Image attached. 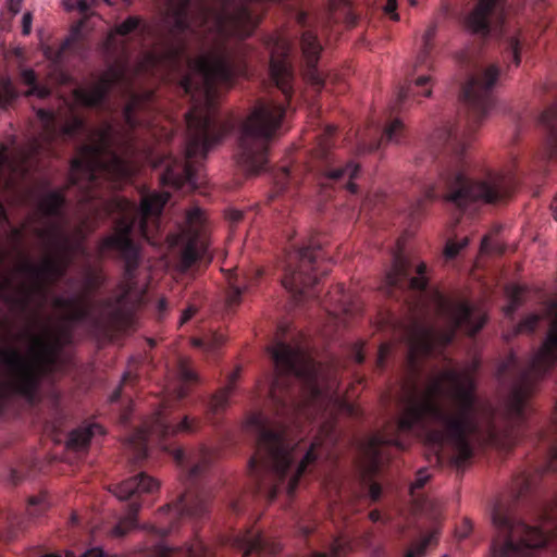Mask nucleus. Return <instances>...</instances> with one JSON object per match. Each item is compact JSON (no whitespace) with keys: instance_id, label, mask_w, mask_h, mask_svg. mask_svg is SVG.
Instances as JSON below:
<instances>
[{"instance_id":"43","label":"nucleus","mask_w":557,"mask_h":557,"mask_svg":"<svg viewBox=\"0 0 557 557\" xmlns=\"http://www.w3.org/2000/svg\"><path fill=\"white\" fill-rule=\"evenodd\" d=\"M403 123L400 120L392 121L384 129L383 140L391 144H399L403 134Z\"/></svg>"},{"instance_id":"14","label":"nucleus","mask_w":557,"mask_h":557,"mask_svg":"<svg viewBox=\"0 0 557 557\" xmlns=\"http://www.w3.org/2000/svg\"><path fill=\"white\" fill-rule=\"evenodd\" d=\"M545 315L553 320L545 342L532 359L531 368L535 374L545 372L557 361V301L549 304L543 314L527 315L517 326L518 333H530Z\"/></svg>"},{"instance_id":"39","label":"nucleus","mask_w":557,"mask_h":557,"mask_svg":"<svg viewBox=\"0 0 557 557\" xmlns=\"http://www.w3.org/2000/svg\"><path fill=\"white\" fill-rule=\"evenodd\" d=\"M138 24H139L138 18H136L134 16L126 18L123 23L117 25L113 32H111L109 34L107 41H106V48L108 50L112 49L113 45H114L113 40H114L115 35H121V36L127 35L131 32H133L138 26Z\"/></svg>"},{"instance_id":"27","label":"nucleus","mask_w":557,"mask_h":557,"mask_svg":"<svg viewBox=\"0 0 557 557\" xmlns=\"http://www.w3.org/2000/svg\"><path fill=\"white\" fill-rule=\"evenodd\" d=\"M235 544L243 549V557H251L263 552L274 555L280 550L278 544L265 542L260 534L250 532L236 537Z\"/></svg>"},{"instance_id":"42","label":"nucleus","mask_w":557,"mask_h":557,"mask_svg":"<svg viewBox=\"0 0 557 557\" xmlns=\"http://www.w3.org/2000/svg\"><path fill=\"white\" fill-rule=\"evenodd\" d=\"M235 392H226V387L221 388L210 400V411L212 413H219L227 408L230 400Z\"/></svg>"},{"instance_id":"1","label":"nucleus","mask_w":557,"mask_h":557,"mask_svg":"<svg viewBox=\"0 0 557 557\" xmlns=\"http://www.w3.org/2000/svg\"><path fill=\"white\" fill-rule=\"evenodd\" d=\"M55 247L39 261L18 257L9 274L4 273L5 260L0 256V298L25 313L18 348L1 354L5 367L2 393L33 398L39 375L53 370L59 359L63 336L53 321L42 315L46 285L62 275L67 265V251Z\"/></svg>"},{"instance_id":"41","label":"nucleus","mask_w":557,"mask_h":557,"mask_svg":"<svg viewBox=\"0 0 557 557\" xmlns=\"http://www.w3.org/2000/svg\"><path fill=\"white\" fill-rule=\"evenodd\" d=\"M525 288L519 285H509L506 288V295L508 297L509 304L505 308L506 314H511L522 302L523 295H524Z\"/></svg>"},{"instance_id":"63","label":"nucleus","mask_w":557,"mask_h":557,"mask_svg":"<svg viewBox=\"0 0 557 557\" xmlns=\"http://www.w3.org/2000/svg\"><path fill=\"white\" fill-rule=\"evenodd\" d=\"M474 240L473 238H470L467 235H458L456 234L455 237L448 238L445 244H469L470 242Z\"/></svg>"},{"instance_id":"61","label":"nucleus","mask_w":557,"mask_h":557,"mask_svg":"<svg viewBox=\"0 0 557 557\" xmlns=\"http://www.w3.org/2000/svg\"><path fill=\"white\" fill-rule=\"evenodd\" d=\"M547 146L552 156L557 157V129L550 131L547 139Z\"/></svg>"},{"instance_id":"29","label":"nucleus","mask_w":557,"mask_h":557,"mask_svg":"<svg viewBox=\"0 0 557 557\" xmlns=\"http://www.w3.org/2000/svg\"><path fill=\"white\" fill-rule=\"evenodd\" d=\"M20 81L23 85L28 87L25 91V96L46 98L50 92L46 86L38 84L36 73L29 67H23L20 70Z\"/></svg>"},{"instance_id":"34","label":"nucleus","mask_w":557,"mask_h":557,"mask_svg":"<svg viewBox=\"0 0 557 557\" xmlns=\"http://www.w3.org/2000/svg\"><path fill=\"white\" fill-rule=\"evenodd\" d=\"M205 248L206 246H184L181 256V269L186 270L198 260H201L202 256L205 255Z\"/></svg>"},{"instance_id":"45","label":"nucleus","mask_w":557,"mask_h":557,"mask_svg":"<svg viewBox=\"0 0 557 557\" xmlns=\"http://www.w3.org/2000/svg\"><path fill=\"white\" fill-rule=\"evenodd\" d=\"M505 228L500 225L494 226L488 232L483 234L479 240V244H503L508 240L504 235Z\"/></svg>"},{"instance_id":"38","label":"nucleus","mask_w":557,"mask_h":557,"mask_svg":"<svg viewBox=\"0 0 557 557\" xmlns=\"http://www.w3.org/2000/svg\"><path fill=\"white\" fill-rule=\"evenodd\" d=\"M17 97L11 78L0 77V109H5Z\"/></svg>"},{"instance_id":"2","label":"nucleus","mask_w":557,"mask_h":557,"mask_svg":"<svg viewBox=\"0 0 557 557\" xmlns=\"http://www.w3.org/2000/svg\"><path fill=\"white\" fill-rule=\"evenodd\" d=\"M437 423L441 432L428 434V443L448 449L450 461L462 467L472 456L473 440L483 432L498 444L490 421V410L475 395L474 377L470 370H443L431 374L422 389L408 396L399 417L397 432L422 430Z\"/></svg>"},{"instance_id":"18","label":"nucleus","mask_w":557,"mask_h":557,"mask_svg":"<svg viewBox=\"0 0 557 557\" xmlns=\"http://www.w3.org/2000/svg\"><path fill=\"white\" fill-rule=\"evenodd\" d=\"M502 0H478L466 18L467 28L478 35L487 36L503 22Z\"/></svg>"},{"instance_id":"47","label":"nucleus","mask_w":557,"mask_h":557,"mask_svg":"<svg viewBox=\"0 0 557 557\" xmlns=\"http://www.w3.org/2000/svg\"><path fill=\"white\" fill-rule=\"evenodd\" d=\"M430 478L431 475L426 469H421L417 472L414 481L409 486L410 494L413 498L416 497L418 491L428 483Z\"/></svg>"},{"instance_id":"55","label":"nucleus","mask_w":557,"mask_h":557,"mask_svg":"<svg viewBox=\"0 0 557 557\" xmlns=\"http://www.w3.org/2000/svg\"><path fill=\"white\" fill-rule=\"evenodd\" d=\"M211 462V458L209 456H203L201 458V460L198 462V463H195L191 469H190V474L191 475H197L199 474L200 472H202L205 469L208 468V466L210 465Z\"/></svg>"},{"instance_id":"64","label":"nucleus","mask_w":557,"mask_h":557,"mask_svg":"<svg viewBox=\"0 0 557 557\" xmlns=\"http://www.w3.org/2000/svg\"><path fill=\"white\" fill-rule=\"evenodd\" d=\"M381 486L377 485L376 483H372L369 487V497L371 498V500L376 502L381 497Z\"/></svg>"},{"instance_id":"56","label":"nucleus","mask_w":557,"mask_h":557,"mask_svg":"<svg viewBox=\"0 0 557 557\" xmlns=\"http://www.w3.org/2000/svg\"><path fill=\"white\" fill-rule=\"evenodd\" d=\"M240 375V368H236L227 377V382L224 387H226V392H235L236 389V382L239 379Z\"/></svg>"},{"instance_id":"21","label":"nucleus","mask_w":557,"mask_h":557,"mask_svg":"<svg viewBox=\"0 0 557 557\" xmlns=\"http://www.w3.org/2000/svg\"><path fill=\"white\" fill-rule=\"evenodd\" d=\"M271 49L270 74L284 95L289 92L292 72L285 58L290 51L289 42L284 38H274L269 42Z\"/></svg>"},{"instance_id":"30","label":"nucleus","mask_w":557,"mask_h":557,"mask_svg":"<svg viewBox=\"0 0 557 557\" xmlns=\"http://www.w3.org/2000/svg\"><path fill=\"white\" fill-rule=\"evenodd\" d=\"M140 510L139 504H132L128 508L125 517L119 520L116 525L110 531L109 535L111 537H123L129 531L136 528L137 525V513Z\"/></svg>"},{"instance_id":"26","label":"nucleus","mask_w":557,"mask_h":557,"mask_svg":"<svg viewBox=\"0 0 557 557\" xmlns=\"http://www.w3.org/2000/svg\"><path fill=\"white\" fill-rule=\"evenodd\" d=\"M301 49L308 65V79L311 84L321 86L323 84V78L315 70V63L321 51V46L318 42L315 35L310 32L304 33L301 37Z\"/></svg>"},{"instance_id":"46","label":"nucleus","mask_w":557,"mask_h":557,"mask_svg":"<svg viewBox=\"0 0 557 557\" xmlns=\"http://www.w3.org/2000/svg\"><path fill=\"white\" fill-rule=\"evenodd\" d=\"M435 34H436V25L435 24L429 25L426 27L425 32L423 33V36H422L423 45H422V49L418 57L421 62L426 58V55L431 49L432 40L434 39Z\"/></svg>"},{"instance_id":"12","label":"nucleus","mask_w":557,"mask_h":557,"mask_svg":"<svg viewBox=\"0 0 557 557\" xmlns=\"http://www.w3.org/2000/svg\"><path fill=\"white\" fill-rule=\"evenodd\" d=\"M64 202L61 191L51 190L38 199V210L20 227H10L9 238L12 242L35 236L44 244H74L67 236V226L61 223L60 212Z\"/></svg>"},{"instance_id":"13","label":"nucleus","mask_w":557,"mask_h":557,"mask_svg":"<svg viewBox=\"0 0 557 557\" xmlns=\"http://www.w3.org/2000/svg\"><path fill=\"white\" fill-rule=\"evenodd\" d=\"M322 246H300L288 256L282 284L285 289L297 297L317 282L314 272L322 261Z\"/></svg>"},{"instance_id":"6","label":"nucleus","mask_w":557,"mask_h":557,"mask_svg":"<svg viewBox=\"0 0 557 557\" xmlns=\"http://www.w3.org/2000/svg\"><path fill=\"white\" fill-rule=\"evenodd\" d=\"M131 138L117 127L103 124L91 133L90 143L84 146L73 161L70 181L79 188H89L100 175L117 180L132 176L135 168L127 156Z\"/></svg>"},{"instance_id":"22","label":"nucleus","mask_w":557,"mask_h":557,"mask_svg":"<svg viewBox=\"0 0 557 557\" xmlns=\"http://www.w3.org/2000/svg\"><path fill=\"white\" fill-rule=\"evenodd\" d=\"M160 488V482L141 472L112 486L110 491L120 500H126L133 496L152 495Z\"/></svg>"},{"instance_id":"4","label":"nucleus","mask_w":557,"mask_h":557,"mask_svg":"<svg viewBox=\"0 0 557 557\" xmlns=\"http://www.w3.org/2000/svg\"><path fill=\"white\" fill-rule=\"evenodd\" d=\"M319 430L312 441L307 442L293 429L274 428L261 412L253 413L248 423L258 431L257 449L250 467L265 472V480L273 485L270 497L280 491L292 495L307 467L317 459L315 448L323 438L331 436L332 422L329 417L314 418Z\"/></svg>"},{"instance_id":"51","label":"nucleus","mask_w":557,"mask_h":557,"mask_svg":"<svg viewBox=\"0 0 557 557\" xmlns=\"http://www.w3.org/2000/svg\"><path fill=\"white\" fill-rule=\"evenodd\" d=\"M64 557H109V555L99 546L90 547L76 556L74 552L66 550Z\"/></svg>"},{"instance_id":"62","label":"nucleus","mask_w":557,"mask_h":557,"mask_svg":"<svg viewBox=\"0 0 557 557\" xmlns=\"http://www.w3.org/2000/svg\"><path fill=\"white\" fill-rule=\"evenodd\" d=\"M397 7V0H387L386 4L384 5V11L387 14L392 15V18L397 21L399 18L398 14L395 12Z\"/></svg>"},{"instance_id":"54","label":"nucleus","mask_w":557,"mask_h":557,"mask_svg":"<svg viewBox=\"0 0 557 557\" xmlns=\"http://www.w3.org/2000/svg\"><path fill=\"white\" fill-rule=\"evenodd\" d=\"M509 46H510V50L512 53V62L516 66H518L521 61L520 60V42L517 38H511Z\"/></svg>"},{"instance_id":"35","label":"nucleus","mask_w":557,"mask_h":557,"mask_svg":"<svg viewBox=\"0 0 557 557\" xmlns=\"http://www.w3.org/2000/svg\"><path fill=\"white\" fill-rule=\"evenodd\" d=\"M150 98L149 94H145L141 96L134 95L131 97L129 101L127 102L124 111V116L126 120V123L129 125V127H134L137 124V121L135 119L136 111L141 107L143 103L148 101Z\"/></svg>"},{"instance_id":"28","label":"nucleus","mask_w":557,"mask_h":557,"mask_svg":"<svg viewBox=\"0 0 557 557\" xmlns=\"http://www.w3.org/2000/svg\"><path fill=\"white\" fill-rule=\"evenodd\" d=\"M102 428L98 424H90L84 428H78L70 433L66 442L67 448L79 451L85 449L91 437L96 434H101Z\"/></svg>"},{"instance_id":"44","label":"nucleus","mask_w":557,"mask_h":557,"mask_svg":"<svg viewBox=\"0 0 557 557\" xmlns=\"http://www.w3.org/2000/svg\"><path fill=\"white\" fill-rule=\"evenodd\" d=\"M438 532L437 530L432 531L431 533L423 536L418 543H416L407 552L405 557H419L423 554L424 548L431 543L437 540Z\"/></svg>"},{"instance_id":"33","label":"nucleus","mask_w":557,"mask_h":557,"mask_svg":"<svg viewBox=\"0 0 557 557\" xmlns=\"http://www.w3.org/2000/svg\"><path fill=\"white\" fill-rule=\"evenodd\" d=\"M207 507L205 504L199 503L193 509H186L185 498L182 496L176 504L173 506H166L162 508V512H169L172 517L182 516L185 512L190 516L202 515L206 511Z\"/></svg>"},{"instance_id":"36","label":"nucleus","mask_w":557,"mask_h":557,"mask_svg":"<svg viewBox=\"0 0 557 557\" xmlns=\"http://www.w3.org/2000/svg\"><path fill=\"white\" fill-rule=\"evenodd\" d=\"M236 271V268H231L227 270V283H228V294L226 297V304L230 307L236 306L240 302L242 294L247 289L246 285H237L233 278V272Z\"/></svg>"},{"instance_id":"11","label":"nucleus","mask_w":557,"mask_h":557,"mask_svg":"<svg viewBox=\"0 0 557 557\" xmlns=\"http://www.w3.org/2000/svg\"><path fill=\"white\" fill-rule=\"evenodd\" d=\"M446 188V200L462 210H474L482 203H494L506 195L504 178L490 173L484 178L470 180L461 169L445 170L440 176Z\"/></svg>"},{"instance_id":"24","label":"nucleus","mask_w":557,"mask_h":557,"mask_svg":"<svg viewBox=\"0 0 557 557\" xmlns=\"http://www.w3.org/2000/svg\"><path fill=\"white\" fill-rule=\"evenodd\" d=\"M211 231L203 211L199 208L191 209L186 216V228L180 242L175 244H207L210 242Z\"/></svg>"},{"instance_id":"58","label":"nucleus","mask_w":557,"mask_h":557,"mask_svg":"<svg viewBox=\"0 0 557 557\" xmlns=\"http://www.w3.org/2000/svg\"><path fill=\"white\" fill-rule=\"evenodd\" d=\"M391 351H392V344L384 343V344H382L380 346L379 354H377V360H376L379 366H383L384 364L385 359L391 354Z\"/></svg>"},{"instance_id":"57","label":"nucleus","mask_w":557,"mask_h":557,"mask_svg":"<svg viewBox=\"0 0 557 557\" xmlns=\"http://www.w3.org/2000/svg\"><path fill=\"white\" fill-rule=\"evenodd\" d=\"M150 557H176V552L163 545H158L153 549Z\"/></svg>"},{"instance_id":"49","label":"nucleus","mask_w":557,"mask_h":557,"mask_svg":"<svg viewBox=\"0 0 557 557\" xmlns=\"http://www.w3.org/2000/svg\"><path fill=\"white\" fill-rule=\"evenodd\" d=\"M418 227L416 224H409L404 227L397 238L396 244H407L410 240H414L417 236Z\"/></svg>"},{"instance_id":"25","label":"nucleus","mask_w":557,"mask_h":557,"mask_svg":"<svg viewBox=\"0 0 557 557\" xmlns=\"http://www.w3.org/2000/svg\"><path fill=\"white\" fill-rule=\"evenodd\" d=\"M162 185L173 187H182L186 183L195 186L194 174L191 166L188 162H182L174 159H166L164 161V171L160 176Z\"/></svg>"},{"instance_id":"10","label":"nucleus","mask_w":557,"mask_h":557,"mask_svg":"<svg viewBox=\"0 0 557 557\" xmlns=\"http://www.w3.org/2000/svg\"><path fill=\"white\" fill-rule=\"evenodd\" d=\"M168 193H152L144 195L140 206L137 207L126 198L114 195L111 199L102 201V213H116L113 233L102 244H134L138 235L149 239L147 221L157 219L168 202Z\"/></svg>"},{"instance_id":"37","label":"nucleus","mask_w":557,"mask_h":557,"mask_svg":"<svg viewBox=\"0 0 557 557\" xmlns=\"http://www.w3.org/2000/svg\"><path fill=\"white\" fill-rule=\"evenodd\" d=\"M350 550V544L346 540L342 537H335L329 545L327 550L315 552L313 553V557H341L347 554Z\"/></svg>"},{"instance_id":"17","label":"nucleus","mask_w":557,"mask_h":557,"mask_svg":"<svg viewBox=\"0 0 557 557\" xmlns=\"http://www.w3.org/2000/svg\"><path fill=\"white\" fill-rule=\"evenodd\" d=\"M127 76L128 70L125 64L117 62L103 72L95 83L76 89L75 98L82 104L96 106L100 103L110 88L126 81Z\"/></svg>"},{"instance_id":"9","label":"nucleus","mask_w":557,"mask_h":557,"mask_svg":"<svg viewBox=\"0 0 557 557\" xmlns=\"http://www.w3.org/2000/svg\"><path fill=\"white\" fill-rule=\"evenodd\" d=\"M491 520L497 532L491 546L494 557H523L529 550L543 547L557 530V520L553 517H543L536 525H527L503 504L493 507Z\"/></svg>"},{"instance_id":"59","label":"nucleus","mask_w":557,"mask_h":557,"mask_svg":"<svg viewBox=\"0 0 557 557\" xmlns=\"http://www.w3.org/2000/svg\"><path fill=\"white\" fill-rule=\"evenodd\" d=\"M225 342V337L222 334H213L209 341H207L206 349L214 350Z\"/></svg>"},{"instance_id":"15","label":"nucleus","mask_w":557,"mask_h":557,"mask_svg":"<svg viewBox=\"0 0 557 557\" xmlns=\"http://www.w3.org/2000/svg\"><path fill=\"white\" fill-rule=\"evenodd\" d=\"M499 76V67L491 64L469 79L463 89L467 103L475 111V120H481L492 108L491 91Z\"/></svg>"},{"instance_id":"8","label":"nucleus","mask_w":557,"mask_h":557,"mask_svg":"<svg viewBox=\"0 0 557 557\" xmlns=\"http://www.w3.org/2000/svg\"><path fill=\"white\" fill-rule=\"evenodd\" d=\"M286 110L272 100L259 101L242 122L237 163L247 173H259L267 163L270 140L280 129Z\"/></svg>"},{"instance_id":"23","label":"nucleus","mask_w":557,"mask_h":557,"mask_svg":"<svg viewBox=\"0 0 557 557\" xmlns=\"http://www.w3.org/2000/svg\"><path fill=\"white\" fill-rule=\"evenodd\" d=\"M135 265L129 260L127 262L126 278L121 287V294L115 299V302L111 306L110 313L114 317H122L128 314L133 308L140 302L144 289L135 286L133 282L132 268Z\"/></svg>"},{"instance_id":"48","label":"nucleus","mask_w":557,"mask_h":557,"mask_svg":"<svg viewBox=\"0 0 557 557\" xmlns=\"http://www.w3.org/2000/svg\"><path fill=\"white\" fill-rule=\"evenodd\" d=\"M178 376L183 382H193L197 380V374L189 368L187 359L180 360Z\"/></svg>"},{"instance_id":"40","label":"nucleus","mask_w":557,"mask_h":557,"mask_svg":"<svg viewBox=\"0 0 557 557\" xmlns=\"http://www.w3.org/2000/svg\"><path fill=\"white\" fill-rule=\"evenodd\" d=\"M359 172V165L354 162H348L344 166H339L336 169H331L325 172V176L330 180H344L349 178L352 180Z\"/></svg>"},{"instance_id":"20","label":"nucleus","mask_w":557,"mask_h":557,"mask_svg":"<svg viewBox=\"0 0 557 557\" xmlns=\"http://www.w3.org/2000/svg\"><path fill=\"white\" fill-rule=\"evenodd\" d=\"M425 272L426 264L424 262L413 264L408 258L397 255L387 273L386 283L389 286H399L408 278L411 289H423L428 283Z\"/></svg>"},{"instance_id":"50","label":"nucleus","mask_w":557,"mask_h":557,"mask_svg":"<svg viewBox=\"0 0 557 557\" xmlns=\"http://www.w3.org/2000/svg\"><path fill=\"white\" fill-rule=\"evenodd\" d=\"M187 557H210L203 544L199 540H195L186 549Z\"/></svg>"},{"instance_id":"7","label":"nucleus","mask_w":557,"mask_h":557,"mask_svg":"<svg viewBox=\"0 0 557 557\" xmlns=\"http://www.w3.org/2000/svg\"><path fill=\"white\" fill-rule=\"evenodd\" d=\"M432 304L437 315L435 324L426 326L414 323L407 333L410 359L431 354L449 343L457 329L473 335L486 321L483 310L447 299L438 292L433 293Z\"/></svg>"},{"instance_id":"60","label":"nucleus","mask_w":557,"mask_h":557,"mask_svg":"<svg viewBox=\"0 0 557 557\" xmlns=\"http://www.w3.org/2000/svg\"><path fill=\"white\" fill-rule=\"evenodd\" d=\"M33 15L30 12H25L22 16V33L27 36L32 32Z\"/></svg>"},{"instance_id":"31","label":"nucleus","mask_w":557,"mask_h":557,"mask_svg":"<svg viewBox=\"0 0 557 557\" xmlns=\"http://www.w3.org/2000/svg\"><path fill=\"white\" fill-rule=\"evenodd\" d=\"M530 394L528 388L517 387L511 392V395L507 404V413L511 419H518L522 417L525 407L527 399Z\"/></svg>"},{"instance_id":"52","label":"nucleus","mask_w":557,"mask_h":557,"mask_svg":"<svg viewBox=\"0 0 557 557\" xmlns=\"http://www.w3.org/2000/svg\"><path fill=\"white\" fill-rule=\"evenodd\" d=\"M472 531V523L468 519H463L461 524L456 529V535L459 539H466Z\"/></svg>"},{"instance_id":"19","label":"nucleus","mask_w":557,"mask_h":557,"mask_svg":"<svg viewBox=\"0 0 557 557\" xmlns=\"http://www.w3.org/2000/svg\"><path fill=\"white\" fill-rule=\"evenodd\" d=\"M386 445L403 448V444L396 437L385 434H376L369 437L361 446L360 472L363 480L373 475L384 462V449Z\"/></svg>"},{"instance_id":"16","label":"nucleus","mask_w":557,"mask_h":557,"mask_svg":"<svg viewBox=\"0 0 557 557\" xmlns=\"http://www.w3.org/2000/svg\"><path fill=\"white\" fill-rule=\"evenodd\" d=\"M196 420L184 417L176 425H170L163 418L162 412L154 413L150 421H146L129 440L128 445L134 450L136 458L141 459L146 456V441L152 434L158 436L176 435L180 433H189L195 430Z\"/></svg>"},{"instance_id":"5","label":"nucleus","mask_w":557,"mask_h":557,"mask_svg":"<svg viewBox=\"0 0 557 557\" xmlns=\"http://www.w3.org/2000/svg\"><path fill=\"white\" fill-rule=\"evenodd\" d=\"M275 367V379L270 389L273 401L278 400L277 391L281 381L294 376L304 383L306 400L300 410L311 417L313 411L334 409L347 414H356L354 405L338 401L336 391L337 377L322 368H317L311 358L299 347H292L284 343H277L269 349Z\"/></svg>"},{"instance_id":"53","label":"nucleus","mask_w":557,"mask_h":557,"mask_svg":"<svg viewBox=\"0 0 557 557\" xmlns=\"http://www.w3.org/2000/svg\"><path fill=\"white\" fill-rule=\"evenodd\" d=\"M75 10H77L79 13L84 14V18L77 24L81 25V30L85 26L86 20H87V12L89 10V4L86 0H76L75 3Z\"/></svg>"},{"instance_id":"32","label":"nucleus","mask_w":557,"mask_h":557,"mask_svg":"<svg viewBox=\"0 0 557 557\" xmlns=\"http://www.w3.org/2000/svg\"><path fill=\"white\" fill-rule=\"evenodd\" d=\"M81 36V25H76L72 28L71 35L66 38L62 45L58 47L46 46L42 48L44 55L52 63L57 64L61 62L62 54L65 49L71 45L72 41L76 40Z\"/></svg>"},{"instance_id":"3","label":"nucleus","mask_w":557,"mask_h":557,"mask_svg":"<svg viewBox=\"0 0 557 557\" xmlns=\"http://www.w3.org/2000/svg\"><path fill=\"white\" fill-rule=\"evenodd\" d=\"M188 3L189 0H168L166 23L171 27L170 37L157 44L140 61H180L184 52L182 35L186 32L205 30L216 34L215 42L188 61H235L233 52L223 39L245 38L256 26V20L242 0H220V12L201 11L200 16L193 22L187 15Z\"/></svg>"}]
</instances>
